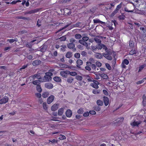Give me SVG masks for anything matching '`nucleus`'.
<instances>
[{"label":"nucleus","mask_w":146,"mask_h":146,"mask_svg":"<svg viewBox=\"0 0 146 146\" xmlns=\"http://www.w3.org/2000/svg\"><path fill=\"white\" fill-rule=\"evenodd\" d=\"M91 67L93 70H96V65L94 64H92L91 65Z\"/></svg>","instance_id":"obj_57"},{"label":"nucleus","mask_w":146,"mask_h":146,"mask_svg":"<svg viewBox=\"0 0 146 146\" xmlns=\"http://www.w3.org/2000/svg\"><path fill=\"white\" fill-rule=\"evenodd\" d=\"M9 100V98L8 96H5L3 98L0 100V104H5L8 102Z\"/></svg>","instance_id":"obj_2"},{"label":"nucleus","mask_w":146,"mask_h":146,"mask_svg":"<svg viewBox=\"0 0 146 146\" xmlns=\"http://www.w3.org/2000/svg\"><path fill=\"white\" fill-rule=\"evenodd\" d=\"M54 98V96L53 95L50 96L47 99V103L48 104H50L52 102Z\"/></svg>","instance_id":"obj_5"},{"label":"nucleus","mask_w":146,"mask_h":146,"mask_svg":"<svg viewBox=\"0 0 146 146\" xmlns=\"http://www.w3.org/2000/svg\"><path fill=\"white\" fill-rule=\"evenodd\" d=\"M121 6L120 4L119 5H117V6L116 8L115 9V10L117 11V12H118L119 10V9L121 8Z\"/></svg>","instance_id":"obj_53"},{"label":"nucleus","mask_w":146,"mask_h":146,"mask_svg":"<svg viewBox=\"0 0 146 146\" xmlns=\"http://www.w3.org/2000/svg\"><path fill=\"white\" fill-rule=\"evenodd\" d=\"M78 48L80 50H82L83 49V46L82 44H79L77 46Z\"/></svg>","instance_id":"obj_61"},{"label":"nucleus","mask_w":146,"mask_h":146,"mask_svg":"<svg viewBox=\"0 0 146 146\" xmlns=\"http://www.w3.org/2000/svg\"><path fill=\"white\" fill-rule=\"evenodd\" d=\"M37 76V74H34L33 75L29 77V78H30L31 79L34 80L36 78Z\"/></svg>","instance_id":"obj_38"},{"label":"nucleus","mask_w":146,"mask_h":146,"mask_svg":"<svg viewBox=\"0 0 146 146\" xmlns=\"http://www.w3.org/2000/svg\"><path fill=\"white\" fill-rule=\"evenodd\" d=\"M83 110L82 108H80L77 111V112L78 113L81 114L83 113Z\"/></svg>","instance_id":"obj_44"},{"label":"nucleus","mask_w":146,"mask_h":146,"mask_svg":"<svg viewBox=\"0 0 146 146\" xmlns=\"http://www.w3.org/2000/svg\"><path fill=\"white\" fill-rule=\"evenodd\" d=\"M49 95V93L48 92H45L43 93L42 94V96L43 98H45L48 97Z\"/></svg>","instance_id":"obj_20"},{"label":"nucleus","mask_w":146,"mask_h":146,"mask_svg":"<svg viewBox=\"0 0 146 146\" xmlns=\"http://www.w3.org/2000/svg\"><path fill=\"white\" fill-rule=\"evenodd\" d=\"M64 109L63 108H60L58 111V114L59 115H62L63 113Z\"/></svg>","instance_id":"obj_24"},{"label":"nucleus","mask_w":146,"mask_h":146,"mask_svg":"<svg viewBox=\"0 0 146 146\" xmlns=\"http://www.w3.org/2000/svg\"><path fill=\"white\" fill-rule=\"evenodd\" d=\"M96 66H97L98 67H100L101 66H102V64L101 63L99 62V61H97L96 62Z\"/></svg>","instance_id":"obj_46"},{"label":"nucleus","mask_w":146,"mask_h":146,"mask_svg":"<svg viewBox=\"0 0 146 146\" xmlns=\"http://www.w3.org/2000/svg\"><path fill=\"white\" fill-rule=\"evenodd\" d=\"M117 23L116 21L115 20H112L111 22L109 23L108 24V27L109 29L110 30H113L114 27L113 26H114L115 27V26L116 24H117Z\"/></svg>","instance_id":"obj_1"},{"label":"nucleus","mask_w":146,"mask_h":146,"mask_svg":"<svg viewBox=\"0 0 146 146\" xmlns=\"http://www.w3.org/2000/svg\"><path fill=\"white\" fill-rule=\"evenodd\" d=\"M74 80L73 78L72 77H69L67 80V82L70 83H72Z\"/></svg>","instance_id":"obj_35"},{"label":"nucleus","mask_w":146,"mask_h":146,"mask_svg":"<svg viewBox=\"0 0 146 146\" xmlns=\"http://www.w3.org/2000/svg\"><path fill=\"white\" fill-rule=\"evenodd\" d=\"M101 108L99 106H95L94 107V109L96 111H98L100 110Z\"/></svg>","instance_id":"obj_42"},{"label":"nucleus","mask_w":146,"mask_h":146,"mask_svg":"<svg viewBox=\"0 0 146 146\" xmlns=\"http://www.w3.org/2000/svg\"><path fill=\"white\" fill-rule=\"evenodd\" d=\"M89 38L87 36H84L83 37L82 40H84V41H87L88 39Z\"/></svg>","instance_id":"obj_64"},{"label":"nucleus","mask_w":146,"mask_h":146,"mask_svg":"<svg viewBox=\"0 0 146 146\" xmlns=\"http://www.w3.org/2000/svg\"><path fill=\"white\" fill-rule=\"evenodd\" d=\"M68 70L61 71L60 72L61 75L64 78H66L67 75L68 74Z\"/></svg>","instance_id":"obj_7"},{"label":"nucleus","mask_w":146,"mask_h":146,"mask_svg":"<svg viewBox=\"0 0 146 146\" xmlns=\"http://www.w3.org/2000/svg\"><path fill=\"white\" fill-rule=\"evenodd\" d=\"M92 92L94 94H97L99 93L98 90L96 89L92 91Z\"/></svg>","instance_id":"obj_52"},{"label":"nucleus","mask_w":146,"mask_h":146,"mask_svg":"<svg viewBox=\"0 0 146 146\" xmlns=\"http://www.w3.org/2000/svg\"><path fill=\"white\" fill-rule=\"evenodd\" d=\"M140 29L143 32L142 35V40L144 41H146V29L144 27H141Z\"/></svg>","instance_id":"obj_3"},{"label":"nucleus","mask_w":146,"mask_h":146,"mask_svg":"<svg viewBox=\"0 0 146 146\" xmlns=\"http://www.w3.org/2000/svg\"><path fill=\"white\" fill-rule=\"evenodd\" d=\"M103 44L100 43L99 44L96 45L97 49L98 50H101L102 48Z\"/></svg>","instance_id":"obj_33"},{"label":"nucleus","mask_w":146,"mask_h":146,"mask_svg":"<svg viewBox=\"0 0 146 146\" xmlns=\"http://www.w3.org/2000/svg\"><path fill=\"white\" fill-rule=\"evenodd\" d=\"M129 63V61L127 59H124L121 64L122 68H126V66L125 65V64L126 65H128Z\"/></svg>","instance_id":"obj_6"},{"label":"nucleus","mask_w":146,"mask_h":146,"mask_svg":"<svg viewBox=\"0 0 146 146\" xmlns=\"http://www.w3.org/2000/svg\"><path fill=\"white\" fill-rule=\"evenodd\" d=\"M103 55L104 57L106 58L109 60H111L112 59V57L108 53H103Z\"/></svg>","instance_id":"obj_8"},{"label":"nucleus","mask_w":146,"mask_h":146,"mask_svg":"<svg viewBox=\"0 0 146 146\" xmlns=\"http://www.w3.org/2000/svg\"><path fill=\"white\" fill-rule=\"evenodd\" d=\"M59 66L60 68H66L68 67V65H67L62 64V63H59Z\"/></svg>","instance_id":"obj_26"},{"label":"nucleus","mask_w":146,"mask_h":146,"mask_svg":"<svg viewBox=\"0 0 146 146\" xmlns=\"http://www.w3.org/2000/svg\"><path fill=\"white\" fill-rule=\"evenodd\" d=\"M40 81L39 80H35L32 82V83L34 85H37V84H40Z\"/></svg>","instance_id":"obj_41"},{"label":"nucleus","mask_w":146,"mask_h":146,"mask_svg":"<svg viewBox=\"0 0 146 146\" xmlns=\"http://www.w3.org/2000/svg\"><path fill=\"white\" fill-rule=\"evenodd\" d=\"M27 57L28 59L31 60L32 59L33 56L31 55L28 54L27 55Z\"/></svg>","instance_id":"obj_54"},{"label":"nucleus","mask_w":146,"mask_h":146,"mask_svg":"<svg viewBox=\"0 0 146 146\" xmlns=\"http://www.w3.org/2000/svg\"><path fill=\"white\" fill-rule=\"evenodd\" d=\"M103 92L104 94L106 96H108V91L105 90H103Z\"/></svg>","instance_id":"obj_58"},{"label":"nucleus","mask_w":146,"mask_h":146,"mask_svg":"<svg viewBox=\"0 0 146 146\" xmlns=\"http://www.w3.org/2000/svg\"><path fill=\"white\" fill-rule=\"evenodd\" d=\"M66 137L65 136L62 135H60L59 137V139L60 140H62L64 139H66Z\"/></svg>","instance_id":"obj_40"},{"label":"nucleus","mask_w":146,"mask_h":146,"mask_svg":"<svg viewBox=\"0 0 146 146\" xmlns=\"http://www.w3.org/2000/svg\"><path fill=\"white\" fill-rule=\"evenodd\" d=\"M43 107L44 109L45 110H46L47 109V105L46 103L44 102L43 103Z\"/></svg>","instance_id":"obj_50"},{"label":"nucleus","mask_w":146,"mask_h":146,"mask_svg":"<svg viewBox=\"0 0 146 146\" xmlns=\"http://www.w3.org/2000/svg\"><path fill=\"white\" fill-rule=\"evenodd\" d=\"M103 98V101L104 105L106 106H107L108 105L109 103V99L106 96H104Z\"/></svg>","instance_id":"obj_9"},{"label":"nucleus","mask_w":146,"mask_h":146,"mask_svg":"<svg viewBox=\"0 0 146 146\" xmlns=\"http://www.w3.org/2000/svg\"><path fill=\"white\" fill-rule=\"evenodd\" d=\"M96 103L99 106H102L103 105V102L100 100H98L97 101Z\"/></svg>","instance_id":"obj_27"},{"label":"nucleus","mask_w":146,"mask_h":146,"mask_svg":"<svg viewBox=\"0 0 146 146\" xmlns=\"http://www.w3.org/2000/svg\"><path fill=\"white\" fill-rule=\"evenodd\" d=\"M72 53L71 52H68L66 54V57L68 58H70L72 57Z\"/></svg>","instance_id":"obj_31"},{"label":"nucleus","mask_w":146,"mask_h":146,"mask_svg":"<svg viewBox=\"0 0 146 146\" xmlns=\"http://www.w3.org/2000/svg\"><path fill=\"white\" fill-rule=\"evenodd\" d=\"M50 77L47 74H46V75L44 76V78L45 79L43 80V82L49 81Z\"/></svg>","instance_id":"obj_23"},{"label":"nucleus","mask_w":146,"mask_h":146,"mask_svg":"<svg viewBox=\"0 0 146 146\" xmlns=\"http://www.w3.org/2000/svg\"><path fill=\"white\" fill-rule=\"evenodd\" d=\"M94 22V23H100L102 24H104L105 23L100 21L99 19H94L93 20Z\"/></svg>","instance_id":"obj_22"},{"label":"nucleus","mask_w":146,"mask_h":146,"mask_svg":"<svg viewBox=\"0 0 146 146\" xmlns=\"http://www.w3.org/2000/svg\"><path fill=\"white\" fill-rule=\"evenodd\" d=\"M116 59L115 58L112 61H111L112 63V67H115V64L116 63Z\"/></svg>","instance_id":"obj_39"},{"label":"nucleus","mask_w":146,"mask_h":146,"mask_svg":"<svg viewBox=\"0 0 146 146\" xmlns=\"http://www.w3.org/2000/svg\"><path fill=\"white\" fill-rule=\"evenodd\" d=\"M97 83L94 82L93 83H92L91 84V86L94 88L96 89H98L99 88L98 85V82L96 81Z\"/></svg>","instance_id":"obj_16"},{"label":"nucleus","mask_w":146,"mask_h":146,"mask_svg":"<svg viewBox=\"0 0 146 146\" xmlns=\"http://www.w3.org/2000/svg\"><path fill=\"white\" fill-rule=\"evenodd\" d=\"M80 22H78L76 23L75 24L73 25V27H79L80 25Z\"/></svg>","instance_id":"obj_55"},{"label":"nucleus","mask_w":146,"mask_h":146,"mask_svg":"<svg viewBox=\"0 0 146 146\" xmlns=\"http://www.w3.org/2000/svg\"><path fill=\"white\" fill-rule=\"evenodd\" d=\"M68 47L70 49H73L75 47V44L73 43H70L67 45Z\"/></svg>","instance_id":"obj_19"},{"label":"nucleus","mask_w":146,"mask_h":146,"mask_svg":"<svg viewBox=\"0 0 146 146\" xmlns=\"http://www.w3.org/2000/svg\"><path fill=\"white\" fill-rule=\"evenodd\" d=\"M118 18L120 20H124L125 18V16L123 15H121L119 16Z\"/></svg>","instance_id":"obj_51"},{"label":"nucleus","mask_w":146,"mask_h":146,"mask_svg":"<svg viewBox=\"0 0 146 146\" xmlns=\"http://www.w3.org/2000/svg\"><path fill=\"white\" fill-rule=\"evenodd\" d=\"M60 41H65L66 39V37L65 36H61L59 38Z\"/></svg>","instance_id":"obj_37"},{"label":"nucleus","mask_w":146,"mask_h":146,"mask_svg":"<svg viewBox=\"0 0 146 146\" xmlns=\"http://www.w3.org/2000/svg\"><path fill=\"white\" fill-rule=\"evenodd\" d=\"M131 50L129 52V54L131 55H133L134 54H136L137 53V51L134 49H131Z\"/></svg>","instance_id":"obj_28"},{"label":"nucleus","mask_w":146,"mask_h":146,"mask_svg":"<svg viewBox=\"0 0 146 146\" xmlns=\"http://www.w3.org/2000/svg\"><path fill=\"white\" fill-rule=\"evenodd\" d=\"M101 76L104 79H106L108 78V77L107 75L106 74H101Z\"/></svg>","instance_id":"obj_34"},{"label":"nucleus","mask_w":146,"mask_h":146,"mask_svg":"<svg viewBox=\"0 0 146 146\" xmlns=\"http://www.w3.org/2000/svg\"><path fill=\"white\" fill-rule=\"evenodd\" d=\"M144 96H143V103L144 106H145L146 105V98H143Z\"/></svg>","instance_id":"obj_59"},{"label":"nucleus","mask_w":146,"mask_h":146,"mask_svg":"<svg viewBox=\"0 0 146 146\" xmlns=\"http://www.w3.org/2000/svg\"><path fill=\"white\" fill-rule=\"evenodd\" d=\"M129 46L130 49H134V42L133 41L130 40L129 41Z\"/></svg>","instance_id":"obj_15"},{"label":"nucleus","mask_w":146,"mask_h":146,"mask_svg":"<svg viewBox=\"0 0 146 146\" xmlns=\"http://www.w3.org/2000/svg\"><path fill=\"white\" fill-rule=\"evenodd\" d=\"M15 41V39H8L7 40V42H9L10 43H12Z\"/></svg>","instance_id":"obj_48"},{"label":"nucleus","mask_w":146,"mask_h":146,"mask_svg":"<svg viewBox=\"0 0 146 146\" xmlns=\"http://www.w3.org/2000/svg\"><path fill=\"white\" fill-rule=\"evenodd\" d=\"M58 104H55L53 105L51 108V110L53 111L56 110L58 108Z\"/></svg>","instance_id":"obj_11"},{"label":"nucleus","mask_w":146,"mask_h":146,"mask_svg":"<svg viewBox=\"0 0 146 146\" xmlns=\"http://www.w3.org/2000/svg\"><path fill=\"white\" fill-rule=\"evenodd\" d=\"M95 56L97 58L100 59L102 57V55L101 53H96L95 54Z\"/></svg>","instance_id":"obj_25"},{"label":"nucleus","mask_w":146,"mask_h":146,"mask_svg":"<svg viewBox=\"0 0 146 146\" xmlns=\"http://www.w3.org/2000/svg\"><path fill=\"white\" fill-rule=\"evenodd\" d=\"M106 66L107 68L109 70H110L111 69V68L110 64L108 63H106Z\"/></svg>","instance_id":"obj_49"},{"label":"nucleus","mask_w":146,"mask_h":146,"mask_svg":"<svg viewBox=\"0 0 146 146\" xmlns=\"http://www.w3.org/2000/svg\"><path fill=\"white\" fill-rule=\"evenodd\" d=\"M39 9H33L27 12L26 13L27 14H31L32 13H36L38 12Z\"/></svg>","instance_id":"obj_10"},{"label":"nucleus","mask_w":146,"mask_h":146,"mask_svg":"<svg viewBox=\"0 0 146 146\" xmlns=\"http://www.w3.org/2000/svg\"><path fill=\"white\" fill-rule=\"evenodd\" d=\"M72 111L70 109H68L66 112V116L68 117H70L72 115Z\"/></svg>","instance_id":"obj_12"},{"label":"nucleus","mask_w":146,"mask_h":146,"mask_svg":"<svg viewBox=\"0 0 146 146\" xmlns=\"http://www.w3.org/2000/svg\"><path fill=\"white\" fill-rule=\"evenodd\" d=\"M75 36L76 38L77 39H80L82 37L81 35L80 34H78L75 35Z\"/></svg>","instance_id":"obj_43"},{"label":"nucleus","mask_w":146,"mask_h":146,"mask_svg":"<svg viewBox=\"0 0 146 146\" xmlns=\"http://www.w3.org/2000/svg\"><path fill=\"white\" fill-rule=\"evenodd\" d=\"M117 12L115 10L113 12H112L111 14V16L113 17L117 13Z\"/></svg>","instance_id":"obj_60"},{"label":"nucleus","mask_w":146,"mask_h":146,"mask_svg":"<svg viewBox=\"0 0 146 146\" xmlns=\"http://www.w3.org/2000/svg\"><path fill=\"white\" fill-rule=\"evenodd\" d=\"M142 121H134L133 122L130 123V125L133 127L137 126L138 127V125L140 124Z\"/></svg>","instance_id":"obj_4"},{"label":"nucleus","mask_w":146,"mask_h":146,"mask_svg":"<svg viewBox=\"0 0 146 146\" xmlns=\"http://www.w3.org/2000/svg\"><path fill=\"white\" fill-rule=\"evenodd\" d=\"M41 61L38 60H36L33 62V64L34 66H36L38 65L41 63Z\"/></svg>","instance_id":"obj_14"},{"label":"nucleus","mask_w":146,"mask_h":146,"mask_svg":"<svg viewBox=\"0 0 146 146\" xmlns=\"http://www.w3.org/2000/svg\"><path fill=\"white\" fill-rule=\"evenodd\" d=\"M92 49L93 51H95L97 49V46L92 45L91 46Z\"/></svg>","instance_id":"obj_45"},{"label":"nucleus","mask_w":146,"mask_h":146,"mask_svg":"<svg viewBox=\"0 0 146 146\" xmlns=\"http://www.w3.org/2000/svg\"><path fill=\"white\" fill-rule=\"evenodd\" d=\"M37 91L39 92H42V90L41 87L40 85L39 84H37L36 87Z\"/></svg>","instance_id":"obj_29"},{"label":"nucleus","mask_w":146,"mask_h":146,"mask_svg":"<svg viewBox=\"0 0 146 146\" xmlns=\"http://www.w3.org/2000/svg\"><path fill=\"white\" fill-rule=\"evenodd\" d=\"M89 113L92 115H95L96 114V112L94 110H90L89 111Z\"/></svg>","instance_id":"obj_62"},{"label":"nucleus","mask_w":146,"mask_h":146,"mask_svg":"<svg viewBox=\"0 0 146 146\" xmlns=\"http://www.w3.org/2000/svg\"><path fill=\"white\" fill-rule=\"evenodd\" d=\"M124 120V118L123 117H121L120 118H118L117 119V120L118 122H121L123 121Z\"/></svg>","instance_id":"obj_56"},{"label":"nucleus","mask_w":146,"mask_h":146,"mask_svg":"<svg viewBox=\"0 0 146 146\" xmlns=\"http://www.w3.org/2000/svg\"><path fill=\"white\" fill-rule=\"evenodd\" d=\"M35 95L38 98H40L41 97V94L40 93H35Z\"/></svg>","instance_id":"obj_63"},{"label":"nucleus","mask_w":146,"mask_h":146,"mask_svg":"<svg viewBox=\"0 0 146 146\" xmlns=\"http://www.w3.org/2000/svg\"><path fill=\"white\" fill-rule=\"evenodd\" d=\"M68 74H70L71 76H75L77 74V73L76 72H70V71H68Z\"/></svg>","instance_id":"obj_32"},{"label":"nucleus","mask_w":146,"mask_h":146,"mask_svg":"<svg viewBox=\"0 0 146 146\" xmlns=\"http://www.w3.org/2000/svg\"><path fill=\"white\" fill-rule=\"evenodd\" d=\"M54 80L57 82H61V80L60 78L58 76H55L53 78Z\"/></svg>","instance_id":"obj_21"},{"label":"nucleus","mask_w":146,"mask_h":146,"mask_svg":"<svg viewBox=\"0 0 146 146\" xmlns=\"http://www.w3.org/2000/svg\"><path fill=\"white\" fill-rule=\"evenodd\" d=\"M79 42L83 46H84L86 47L88 46V44L85 41L82 40H79Z\"/></svg>","instance_id":"obj_18"},{"label":"nucleus","mask_w":146,"mask_h":146,"mask_svg":"<svg viewBox=\"0 0 146 146\" xmlns=\"http://www.w3.org/2000/svg\"><path fill=\"white\" fill-rule=\"evenodd\" d=\"M145 66L146 65L145 64L141 65L139 66V67L138 72H140Z\"/></svg>","instance_id":"obj_30"},{"label":"nucleus","mask_w":146,"mask_h":146,"mask_svg":"<svg viewBox=\"0 0 146 146\" xmlns=\"http://www.w3.org/2000/svg\"><path fill=\"white\" fill-rule=\"evenodd\" d=\"M74 56L76 58H79L80 57V54L79 53H76L74 54Z\"/></svg>","instance_id":"obj_47"},{"label":"nucleus","mask_w":146,"mask_h":146,"mask_svg":"<svg viewBox=\"0 0 146 146\" xmlns=\"http://www.w3.org/2000/svg\"><path fill=\"white\" fill-rule=\"evenodd\" d=\"M94 40L97 43L100 44L101 42V40L98 37H95Z\"/></svg>","instance_id":"obj_36"},{"label":"nucleus","mask_w":146,"mask_h":146,"mask_svg":"<svg viewBox=\"0 0 146 146\" xmlns=\"http://www.w3.org/2000/svg\"><path fill=\"white\" fill-rule=\"evenodd\" d=\"M45 86L47 88L49 89H52L53 88V84L51 83H47L45 84Z\"/></svg>","instance_id":"obj_13"},{"label":"nucleus","mask_w":146,"mask_h":146,"mask_svg":"<svg viewBox=\"0 0 146 146\" xmlns=\"http://www.w3.org/2000/svg\"><path fill=\"white\" fill-rule=\"evenodd\" d=\"M77 66L78 68H80V66L82 65L83 64V61L80 59H78L76 61Z\"/></svg>","instance_id":"obj_17"}]
</instances>
